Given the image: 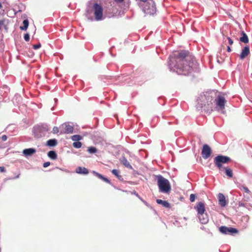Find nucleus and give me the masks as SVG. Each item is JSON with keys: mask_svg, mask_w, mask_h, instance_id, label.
<instances>
[{"mask_svg": "<svg viewBox=\"0 0 252 252\" xmlns=\"http://www.w3.org/2000/svg\"><path fill=\"white\" fill-rule=\"evenodd\" d=\"M188 52L182 50L175 52L169 58L168 62L171 71L178 74L187 75L192 71L198 70V64Z\"/></svg>", "mask_w": 252, "mask_h": 252, "instance_id": "nucleus-1", "label": "nucleus"}, {"mask_svg": "<svg viewBox=\"0 0 252 252\" xmlns=\"http://www.w3.org/2000/svg\"><path fill=\"white\" fill-rule=\"evenodd\" d=\"M200 99H202L200 103L198 102V107L200 108H204V110L206 113H211L213 111V103L211 102L212 99L211 95H201V98Z\"/></svg>", "mask_w": 252, "mask_h": 252, "instance_id": "nucleus-2", "label": "nucleus"}, {"mask_svg": "<svg viewBox=\"0 0 252 252\" xmlns=\"http://www.w3.org/2000/svg\"><path fill=\"white\" fill-rule=\"evenodd\" d=\"M145 14L146 15H154L157 11L156 3L153 0H149L146 3L139 7Z\"/></svg>", "mask_w": 252, "mask_h": 252, "instance_id": "nucleus-3", "label": "nucleus"}, {"mask_svg": "<svg viewBox=\"0 0 252 252\" xmlns=\"http://www.w3.org/2000/svg\"><path fill=\"white\" fill-rule=\"evenodd\" d=\"M157 182L160 192L168 193L170 191L171 186L167 179L161 175H158L157 176Z\"/></svg>", "mask_w": 252, "mask_h": 252, "instance_id": "nucleus-4", "label": "nucleus"}, {"mask_svg": "<svg viewBox=\"0 0 252 252\" xmlns=\"http://www.w3.org/2000/svg\"><path fill=\"white\" fill-rule=\"evenodd\" d=\"M230 161L231 159L229 157L223 155H218L214 159V163L220 171L222 170L224 167L223 164L228 163Z\"/></svg>", "mask_w": 252, "mask_h": 252, "instance_id": "nucleus-5", "label": "nucleus"}, {"mask_svg": "<svg viewBox=\"0 0 252 252\" xmlns=\"http://www.w3.org/2000/svg\"><path fill=\"white\" fill-rule=\"evenodd\" d=\"M226 102L227 100L223 96L218 95L214 101L216 105L214 109L217 111L223 110Z\"/></svg>", "mask_w": 252, "mask_h": 252, "instance_id": "nucleus-6", "label": "nucleus"}, {"mask_svg": "<svg viewBox=\"0 0 252 252\" xmlns=\"http://www.w3.org/2000/svg\"><path fill=\"white\" fill-rule=\"evenodd\" d=\"M94 9V14L95 19L96 21H100L102 20L103 9L102 6L97 3H95L93 5Z\"/></svg>", "mask_w": 252, "mask_h": 252, "instance_id": "nucleus-7", "label": "nucleus"}, {"mask_svg": "<svg viewBox=\"0 0 252 252\" xmlns=\"http://www.w3.org/2000/svg\"><path fill=\"white\" fill-rule=\"evenodd\" d=\"M220 231L223 234H237L238 233V230L233 227H227L225 226H221L219 228Z\"/></svg>", "mask_w": 252, "mask_h": 252, "instance_id": "nucleus-8", "label": "nucleus"}, {"mask_svg": "<svg viewBox=\"0 0 252 252\" xmlns=\"http://www.w3.org/2000/svg\"><path fill=\"white\" fill-rule=\"evenodd\" d=\"M212 150L211 148L207 144L203 146L201 155L203 158L207 159L211 156Z\"/></svg>", "mask_w": 252, "mask_h": 252, "instance_id": "nucleus-9", "label": "nucleus"}, {"mask_svg": "<svg viewBox=\"0 0 252 252\" xmlns=\"http://www.w3.org/2000/svg\"><path fill=\"white\" fill-rule=\"evenodd\" d=\"M61 133L69 134L72 133L73 131V127L67 123H64L61 126Z\"/></svg>", "mask_w": 252, "mask_h": 252, "instance_id": "nucleus-10", "label": "nucleus"}, {"mask_svg": "<svg viewBox=\"0 0 252 252\" xmlns=\"http://www.w3.org/2000/svg\"><path fill=\"white\" fill-rule=\"evenodd\" d=\"M195 209L197 212L198 215L203 214L205 211V205L202 202H198L195 207Z\"/></svg>", "mask_w": 252, "mask_h": 252, "instance_id": "nucleus-11", "label": "nucleus"}, {"mask_svg": "<svg viewBox=\"0 0 252 252\" xmlns=\"http://www.w3.org/2000/svg\"><path fill=\"white\" fill-rule=\"evenodd\" d=\"M118 4L122 3L123 6L122 8L124 10H126L128 9L130 5V1L129 0H114Z\"/></svg>", "mask_w": 252, "mask_h": 252, "instance_id": "nucleus-12", "label": "nucleus"}, {"mask_svg": "<svg viewBox=\"0 0 252 252\" xmlns=\"http://www.w3.org/2000/svg\"><path fill=\"white\" fill-rule=\"evenodd\" d=\"M200 222L202 224H206L209 221L208 215L203 213V214L198 215Z\"/></svg>", "mask_w": 252, "mask_h": 252, "instance_id": "nucleus-13", "label": "nucleus"}, {"mask_svg": "<svg viewBox=\"0 0 252 252\" xmlns=\"http://www.w3.org/2000/svg\"><path fill=\"white\" fill-rule=\"evenodd\" d=\"M250 54V48L248 46H246L244 47V48L242 50L240 55V58L241 59H244L246 58L249 54Z\"/></svg>", "mask_w": 252, "mask_h": 252, "instance_id": "nucleus-14", "label": "nucleus"}, {"mask_svg": "<svg viewBox=\"0 0 252 252\" xmlns=\"http://www.w3.org/2000/svg\"><path fill=\"white\" fill-rule=\"evenodd\" d=\"M219 205L221 207H224L226 204L225 197L222 193H220L218 194Z\"/></svg>", "mask_w": 252, "mask_h": 252, "instance_id": "nucleus-15", "label": "nucleus"}, {"mask_svg": "<svg viewBox=\"0 0 252 252\" xmlns=\"http://www.w3.org/2000/svg\"><path fill=\"white\" fill-rule=\"evenodd\" d=\"M92 173L93 174L95 175V176H96L97 178H98L99 179H101L102 180H103L104 182H105L106 183H108V184H111V182L107 178H106V177H104L103 176H102L101 174L98 173V172H96V171H92Z\"/></svg>", "mask_w": 252, "mask_h": 252, "instance_id": "nucleus-16", "label": "nucleus"}, {"mask_svg": "<svg viewBox=\"0 0 252 252\" xmlns=\"http://www.w3.org/2000/svg\"><path fill=\"white\" fill-rule=\"evenodd\" d=\"M76 172L80 174L86 175L89 173V171L85 167H78L76 169Z\"/></svg>", "mask_w": 252, "mask_h": 252, "instance_id": "nucleus-17", "label": "nucleus"}, {"mask_svg": "<svg viewBox=\"0 0 252 252\" xmlns=\"http://www.w3.org/2000/svg\"><path fill=\"white\" fill-rule=\"evenodd\" d=\"M36 152V150L33 148L26 149L23 150V153L26 156H31Z\"/></svg>", "mask_w": 252, "mask_h": 252, "instance_id": "nucleus-18", "label": "nucleus"}, {"mask_svg": "<svg viewBox=\"0 0 252 252\" xmlns=\"http://www.w3.org/2000/svg\"><path fill=\"white\" fill-rule=\"evenodd\" d=\"M225 175L229 178H232L233 173L232 170L228 166L223 167Z\"/></svg>", "mask_w": 252, "mask_h": 252, "instance_id": "nucleus-19", "label": "nucleus"}, {"mask_svg": "<svg viewBox=\"0 0 252 252\" xmlns=\"http://www.w3.org/2000/svg\"><path fill=\"white\" fill-rule=\"evenodd\" d=\"M156 202L158 204H160L164 207L170 208V207L169 203L167 201H164L161 199H157Z\"/></svg>", "mask_w": 252, "mask_h": 252, "instance_id": "nucleus-20", "label": "nucleus"}, {"mask_svg": "<svg viewBox=\"0 0 252 252\" xmlns=\"http://www.w3.org/2000/svg\"><path fill=\"white\" fill-rule=\"evenodd\" d=\"M242 36L240 37V40L244 43H247L249 42V39L247 35L244 32H242Z\"/></svg>", "mask_w": 252, "mask_h": 252, "instance_id": "nucleus-21", "label": "nucleus"}, {"mask_svg": "<svg viewBox=\"0 0 252 252\" xmlns=\"http://www.w3.org/2000/svg\"><path fill=\"white\" fill-rule=\"evenodd\" d=\"M57 144V141L55 139H50L47 142V145L50 147L55 146Z\"/></svg>", "mask_w": 252, "mask_h": 252, "instance_id": "nucleus-22", "label": "nucleus"}, {"mask_svg": "<svg viewBox=\"0 0 252 252\" xmlns=\"http://www.w3.org/2000/svg\"><path fill=\"white\" fill-rule=\"evenodd\" d=\"M23 26L20 27V29L22 31H26L29 26V21L28 19L24 20L23 22Z\"/></svg>", "mask_w": 252, "mask_h": 252, "instance_id": "nucleus-23", "label": "nucleus"}, {"mask_svg": "<svg viewBox=\"0 0 252 252\" xmlns=\"http://www.w3.org/2000/svg\"><path fill=\"white\" fill-rule=\"evenodd\" d=\"M48 156L52 159H55L57 158L56 152L54 151H50L48 153Z\"/></svg>", "mask_w": 252, "mask_h": 252, "instance_id": "nucleus-24", "label": "nucleus"}, {"mask_svg": "<svg viewBox=\"0 0 252 252\" xmlns=\"http://www.w3.org/2000/svg\"><path fill=\"white\" fill-rule=\"evenodd\" d=\"M121 162L123 163L124 165H125L126 167L131 168L132 167L131 165L130 164L129 162L127 160V159L125 158H123L121 160Z\"/></svg>", "mask_w": 252, "mask_h": 252, "instance_id": "nucleus-25", "label": "nucleus"}, {"mask_svg": "<svg viewBox=\"0 0 252 252\" xmlns=\"http://www.w3.org/2000/svg\"><path fill=\"white\" fill-rule=\"evenodd\" d=\"M82 138V136L79 135H74L71 136V139L72 141L75 142H78Z\"/></svg>", "mask_w": 252, "mask_h": 252, "instance_id": "nucleus-26", "label": "nucleus"}, {"mask_svg": "<svg viewBox=\"0 0 252 252\" xmlns=\"http://www.w3.org/2000/svg\"><path fill=\"white\" fill-rule=\"evenodd\" d=\"M92 12H93L92 10L88 9L87 11V13H86V16L89 20H90L91 21L93 20V17L91 16V14L92 13Z\"/></svg>", "mask_w": 252, "mask_h": 252, "instance_id": "nucleus-27", "label": "nucleus"}, {"mask_svg": "<svg viewBox=\"0 0 252 252\" xmlns=\"http://www.w3.org/2000/svg\"><path fill=\"white\" fill-rule=\"evenodd\" d=\"M137 2V5L139 7H140L143 4L146 3L149 0H135Z\"/></svg>", "mask_w": 252, "mask_h": 252, "instance_id": "nucleus-28", "label": "nucleus"}, {"mask_svg": "<svg viewBox=\"0 0 252 252\" xmlns=\"http://www.w3.org/2000/svg\"><path fill=\"white\" fill-rule=\"evenodd\" d=\"M108 11V16L110 17L113 15V13L115 12V10L113 7H110Z\"/></svg>", "mask_w": 252, "mask_h": 252, "instance_id": "nucleus-29", "label": "nucleus"}, {"mask_svg": "<svg viewBox=\"0 0 252 252\" xmlns=\"http://www.w3.org/2000/svg\"><path fill=\"white\" fill-rule=\"evenodd\" d=\"M2 91L3 92L4 94H8L10 93V89L9 87L6 85L2 87Z\"/></svg>", "mask_w": 252, "mask_h": 252, "instance_id": "nucleus-30", "label": "nucleus"}, {"mask_svg": "<svg viewBox=\"0 0 252 252\" xmlns=\"http://www.w3.org/2000/svg\"><path fill=\"white\" fill-rule=\"evenodd\" d=\"M73 146L74 148H80L82 146V143L78 141V142H74L73 143Z\"/></svg>", "mask_w": 252, "mask_h": 252, "instance_id": "nucleus-31", "label": "nucleus"}, {"mask_svg": "<svg viewBox=\"0 0 252 252\" xmlns=\"http://www.w3.org/2000/svg\"><path fill=\"white\" fill-rule=\"evenodd\" d=\"M88 151L90 153H95L96 152L97 150L95 147H89V148L88 149Z\"/></svg>", "mask_w": 252, "mask_h": 252, "instance_id": "nucleus-32", "label": "nucleus"}, {"mask_svg": "<svg viewBox=\"0 0 252 252\" xmlns=\"http://www.w3.org/2000/svg\"><path fill=\"white\" fill-rule=\"evenodd\" d=\"M196 195L194 194H191L189 197V200L191 202H193L195 201Z\"/></svg>", "mask_w": 252, "mask_h": 252, "instance_id": "nucleus-33", "label": "nucleus"}, {"mask_svg": "<svg viewBox=\"0 0 252 252\" xmlns=\"http://www.w3.org/2000/svg\"><path fill=\"white\" fill-rule=\"evenodd\" d=\"M111 172L113 174H114L117 177H119V171L118 170H117V169H113Z\"/></svg>", "mask_w": 252, "mask_h": 252, "instance_id": "nucleus-34", "label": "nucleus"}, {"mask_svg": "<svg viewBox=\"0 0 252 252\" xmlns=\"http://www.w3.org/2000/svg\"><path fill=\"white\" fill-rule=\"evenodd\" d=\"M59 132V128L57 126H54L52 130V132L54 134H57Z\"/></svg>", "mask_w": 252, "mask_h": 252, "instance_id": "nucleus-35", "label": "nucleus"}, {"mask_svg": "<svg viewBox=\"0 0 252 252\" xmlns=\"http://www.w3.org/2000/svg\"><path fill=\"white\" fill-rule=\"evenodd\" d=\"M207 93L209 94H217L218 93V91L216 90H210L208 92H207Z\"/></svg>", "mask_w": 252, "mask_h": 252, "instance_id": "nucleus-36", "label": "nucleus"}, {"mask_svg": "<svg viewBox=\"0 0 252 252\" xmlns=\"http://www.w3.org/2000/svg\"><path fill=\"white\" fill-rule=\"evenodd\" d=\"M24 39L26 41H29L30 40V35H29V34L28 33H26L24 35Z\"/></svg>", "mask_w": 252, "mask_h": 252, "instance_id": "nucleus-37", "label": "nucleus"}, {"mask_svg": "<svg viewBox=\"0 0 252 252\" xmlns=\"http://www.w3.org/2000/svg\"><path fill=\"white\" fill-rule=\"evenodd\" d=\"M40 47H41V44L40 43L36 44V45H34L33 46V49H34L35 50L39 49Z\"/></svg>", "mask_w": 252, "mask_h": 252, "instance_id": "nucleus-38", "label": "nucleus"}, {"mask_svg": "<svg viewBox=\"0 0 252 252\" xmlns=\"http://www.w3.org/2000/svg\"><path fill=\"white\" fill-rule=\"evenodd\" d=\"M50 165V162L49 161H48V162H44L43 163V166L44 167H47L48 166H49Z\"/></svg>", "mask_w": 252, "mask_h": 252, "instance_id": "nucleus-39", "label": "nucleus"}, {"mask_svg": "<svg viewBox=\"0 0 252 252\" xmlns=\"http://www.w3.org/2000/svg\"><path fill=\"white\" fill-rule=\"evenodd\" d=\"M227 39H228L229 44L230 45H232L233 43L232 39L230 38L229 37H227Z\"/></svg>", "mask_w": 252, "mask_h": 252, "instance_id": "nucleus-40", "label": "nucleus"}, {"mask_svg": "<svg viewBox=\"0 0 252 252\" xmlns=\"http://www.w3.org/2000/svg\"><path fill=\"white\" fill-rule=\"evenodd\" d=\"M1 139L3 141H5L7 140V136L5 135H3L1 137Z\"/></svg>", "mask_w": 252, "mask_h": 252, "instance_id": "nucleus-41", "label": "nucleus"}, {"mask_svg": "<svg viewBox=\"0 0 252 252\" xmlns=\"http://www.w3.org/2000/svg\"><path fill=\"white\" fill-rule=\"evenodd\" d=\"M244 190L245 191V192L249 193H250V190L247 187H243Z\"/></svg>", "mask_w": 252, "mask_h": 252, "instance_id": "nucleus-42", "label": "nucleus"}, {"mask_svg": "<svg viewBox=\"0 0 252 252\" xmlns=\"http://www.w3.org/2000/svg\"><path fill=\"white\" fill-rule=\"evenodd\" d=\"M4 171H5V168L3 166H0V171L3 172Z\"/></svg>", "mask_w": 252, "mask_h": 252, "instance_id": "nucleus-43", "label": "nucleus"}, {"mask_svg": "<svg viewBox=\"0 0 252 252\" xmlns=\"http://www.w3.org/2000/svg\"><path fill=\"white\" fill-rule=\"evenodd\" d=\"M227 51L228 52H230L231 51V48H230V47L229 46H227Z\"/></svg>", "mask_w": 252, "mask_h": 252, "instance_id": "nucleus-44", "label": "nucleus"}, {"mask_svg": "<svg viewBox=\"0 0 252 252\" xmlns=\"http://www.w3.org/2000/svg\"><path fill=\"white\" fill-rule=\"evenodd\" d=\"M4 21L3 20H0V27L3 25Z\"/></svg>", "mask_w": 252, "mask_h": 252, "instance_id": "nucleus-45", "label": "nucleus"}, {"mask_svg": "<svg viewBox=\"0 0 252 252\" xmlns=\"http://www.w3.org/2000/svg\"><path fill=\"white\" fill-rule=\"evenodd\" d=\"M219 94L221 95V94Z\"/></svg>", "mask_w": 252, "mask_h": 252, "instance_id": "nucleus-46", "label": "nucleus"}]
</instances>
